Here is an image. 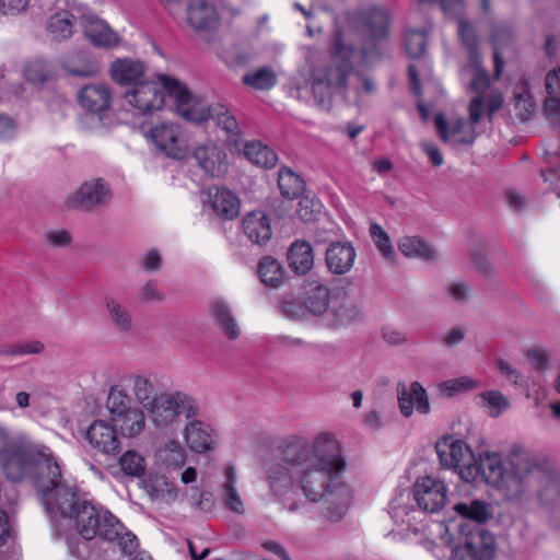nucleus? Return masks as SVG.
<instances>
[{"label": "nucleus", "instance_id": "7ed1b4c3", "mask_svg": "<svg viewBox=\"0 0 560 560\" xmlns=\"http://www.w3.org/2000/svg\"><path fill=\"white\" fill-rule=\"evenodd\" d=\"M46 511L73 522L77 534L85 540L100 536L112 540L121 529V523L112 513L97 510L88 501L80 500L74 491L62 482L44 500Z\"/></svg>", "mask_w": 560, "mask_h": 560}, {"label": "nucleus", "instance_id": "de8ad7c7", "mask_svg": "<svg viewBox=\"0 0 560 560\" xmlns=\"http://www.w3.org/2000/svg\"><path fill=\"white\" fill-rule=\"evenodd\" d=\"M479 397L489 416L493 418L499 417L510 406L509 399L499 390H487L481 393Z\"/></svg>", "mask_w": 560, "mask_h": 560}, {"label": "nucleus", "instance_id": "8fccbe9b", "mask_svg": "<svg viewBox=\"0 0 560 560\" xmlns=\"http://www.w3.org/2000/svg\"><path fill=\"white\" fill-rule=\"evenodd\" d=\"M119 466L125 475L140 477L144 474V458L136 451H127L119 458Z\"/></svg>", "mask_w": 560, "mask_h": 560}, {"label": "nucleus", "instance_id": "412c9836", "mask_svg": "<svg viewBox=\"0 0 560 560\" xmlns=\"http://www.w3.org/2000/svg\"><path fill=\"white\" fill-rule=\"evenodd\" d=\"M206 195V201L219 217L232 220L238 215L240 199L233 191L223 187H210Z\"/></svg>", "mask_w": 560, "mask_h": 560}, {"label": "nucleus", "instance_id": "3c124183", "mask_svg": "<svg viewBox=\"0 0 560 560\" xmlns=\"http://www.w3.org/2000/svg\"><path fill=\"white\" fill-rule=\"evenodd\" d=\"M370 235L384 258L390 259L394 255V248L386 231L377 223L370 225Z\"/></svg>", "mask_w": 560, "mask_h": 560}, {"label": "nucleus", "instance_id": "79ce46f5", "mask_svg": "<svg viewBox=\"0 0 560 560\" xmlns=\"http://www.w3.org/2000/svg\"><path fill=\"white\" fill-rule=\"evenodd\" d=\"M245 156L259 167L270 168L277 164V154L259 141L248 142L244 148Z\"/></svg>", "mask_w": 560, "mask_h": 560}, {"label": "nucleus", "instance_id": "a878e982", "mask_svg": "<svg viewBox=\"0 0 560 560\" xmlns=\"http://www.w3.org/2000/svg\"><path fill=\"white\" fill-rule=\"evenodd\" d=\"M468 558L474 560H490L494 556V539L483 528H475L465 538Z\"/></svg>", "mask_w": 560, "mask_h": 560}, {"label": "nucleus", "instance_id": "0e129e2a", "mask_svg": "<svg viewBox=\"0 0 560 560\" xmlns=\"http://www.w3.org/2000/svg\"><path fill=\"white\" fill-rule=\"evenodd\" d=\"M125 527L121 524V529L117 530L118 535L110 541L117 540L124 553L131 555L137 548V537L128 532H124Z\"/></svg>", "mask_w": 560, "mask_h": 560}, {"label": "nucleus", "instance_id": "aec40b11", "mask_svg": "<svg viewBox=\"0 0 560 560\" xmlns=\"http://www.w3.org/2000/svg\"><path fill=\"white\" fill-rule=\"evenodd\" d=\"M399 410L405 417H410L413 408L420 413L430 412V402L425 389L418 382H412L407 388L399 383L397 387Z\"/></svg>", "mask_w": 560, "mask_h": 560}, {"label": "nucleus", "instance_id": "4d7b16f0", "mask_svg": "<svg viewBox=\"0 0 560 560\" xmlns=\"http://www.w3.org/2000/svg\"><path fill=\"white\" fill-rule=\"evenodd\" d=\"M24 74L32 83H43L47 80L48 71L44 62L33 61L25 67Z\"/></svg>", "mask_w": 560, "mask_h": 560}, {"label": "nucleus", "instance_id": "a19ab883", "mask_svg": "<svg viewBox=\"0 0 560 560\" xmlns=\"http://www.w3.org/2000/svg\"><path fill=\"white\" fill-rule=\"evenodd\" d=\"M546 89L549 97L544 103V110L549 117L560 119V68L547 74Z\"/></svg>", "mask_w": 560, "mask_h": 560}, {"label": "nucleus", "instance_id": "4be33fe9", "mask_svg": "<svg viewBox=\"0 0 560 560\" xmlns=\"http://www.w3.org/2000/svg\"><path fill=\"white\" fill-rule=\"evenodd\" d=\"M536 469L539 474L529 481L527 495L523 502L529 500L530 492L535 491L536 497L541 504L552 503L560 494V481L547 472L537 462Z\"/></svg>", "mask_w": 560, "mask_h": 560}, {"label": "nucleus", "instance_id": "69168bd1", "mask_svg": "<svg viewBox=\"0 0 560 560\" xmlns=\"http://www.w3.org/2000/svg\"><path fill=\"white\" fill-rule=\"evenodd\" d=\"M140 265L148 272H156L162 266V256L158 249L151 248L144 253Z\"/></svg>", "mask_w": 560, "mask_h": 560}, {"label": "nucleus", "instance_id": "c03bdc74", "mask_svg": "<svg viewBox=\"0 0 560 560\" xmlns=\"http://www.w3.org/2000/svg\"><path fill=\"white\" fill-rule=\"evenodd\" d=\"M278 186L282 196L289 199L299 198L304 191V180L290 168H282L278 176Z\"/></svg>", "mask_w": 560, "mask_h": 560}, {"label": "nucleus", "instance_id": "0eeeda50", "mask_svg": "<svg viewBox=\"0 0 560 560\" xmlns=\"http://www.w3.org/2000/svg\"><path fill=\"white\" fill-rule=\"evenodd\" d=\"M198 411L195 399L179 390L160 393L159 398L147 409L151 422L159 430H166L178 423L180 415L190 419Z\"/></svg>", "mask_w": 560, "mask_h": 560}, {"label": "nucleus", "instance_id": "72a5a7b5", "mask_svg": "<svg viewBox=\"0 0 560 560\" xmlns=\"http://www.w3.org/2000/svg\"><path fill=\"white\" fill-rule=\"evenodd\" d=\"M385 37H357L352 40L355 48L354 60L362 65H373L380 60L384 54L383 39Z\"/></svg>", "mask_w": 560, "mask_h": 560}, {"label": "nucleus", "instance_id": "c756f323", "mask_svg": "<svg viewBox=\"0 0 560 560\" xmlns=\"http://www.w3.org/2000/svg\"><path fill=\"white\" fill-rule=\"evenodd\" d=\"M185 440L190 450L205 453L212 448L213 440L210 427L199 420H191L185 427Z\"/></svg>", "mask_w": 560, "mask_h": 560}, {"label": "nucleus", "instance_id": "9b49d317", "mask_svg": "<svg viewBox=\"0 0 560 560\" xmlns=\"http://www.w3.org/2000/svg\"><path fill=\"white\" fill-rule=\"evenodd\" d=\"M145 137L160 152L168 158L182 159L186 154L187 144L179 126L176 124L159 122L145 132Z\"/></svg>", "mask_w": 560, "mask_h": 560}, {"label": "nucleus", "instance_id": "f3484780", "mask_svg": "<svg viewBox=\"0 0 560 560\" xmlns=\"http://www.w3.org/2000/svg\"><path fill=\"white\" fill-rule=\"evenodd\" d=\"M186 16L194 30L202 32H214L221 22L218 7L212 0H190Z\"/></svg>", "mask_w": 560, "mask_h": 560}, {"label": "nucleus", "instance_id": "2eb2a0df", "mask_svg": "<svg viewBox=\"0 0 560 560\" xmlns=\"http://www.w3.org/2000/svg\"><path fill=\"white\" fill-rule=\"evenodd\" d=\"M352 31L370 35H386L389 26V15L385 9L371 8L351 12L347 15Z\"/></svg>", "mask_w": 560, "mask_h": 560}, {"label": "nucleus", "instance_id": "5701e85b", "mask_svg": "<svg viewBox=\"0 0 560 560\" xmlns=\"http://www.w3.org/2000/svg\"><path fill=\"white\" fill-rule=\"evenodd\" d=\"M210 316L214 325L229 340H236L241 336V326L225 301H213L210 304Z\"/></svg>", "mask_w": 560, "mask_h": 560}, {"label": "nucleus", "instance_id": "37998d69", "mask_svg": "<svg viewBox=\"0 0 560 560\" xmlns=\"http://www.w3.org/2000/svg\"><path fill=\"white\" fill-rule=\"evenodd\" d=\"M258 275L265 285L278 288L283 281L284 272L277 259L271 256H265L259 261Z\"/></svg>", "mask_w": 560, "mask_h": 560}, {"label": "nucleus", "instance_id": "5fc2aeb1", "mask_svg": "<svg viewBox=\"0 0 560 560\" xmlns=\"http://www.w3.org/2000/svg\"><path fill=\"white\" fill-rule=\"evenodd\" d=\"M525 355L529 364L537 371H545L549 365L550 354L545 348H529L526 350Z\"/></svg>", "mask_w": 560, "mask_h": 560}, {"label": "nucleus", "instance_id": "9d476101", "mask_svg": "<svg viewBox=\"0 0 560 560\" xmlns=\"http://www.w3.org/2000/svg\"><path fill=\"white\" fill-rule=\"evenodd\" d=\"M166 78L174 80L168 75H161L160 82L142 81L133 84L125 92L127 103L132 106L138 114H149L160 110L165 102V95L168 94L175 100L166 83Z\"/></svg>", "mask_w": 560, "mask_h": 560}, {"label": "nucleus", "instance_id": "1a4fd4ad", "mask_svg": "<svg viewBox=\"0 0 560 560\" xmlns=\"http://www.w3.org/2000/svg\"><path fill=\"white\" fill-rule=\"evenodd\" d=\"M440 464L454 470L465 482L476 481V455L470 446L460 439L446 436L435 445Z\"/></svg>", "mask_w": 560, "mask_h": 560}, {"label": "nucleus", "instance_id": "f03ea898", "mask_svg": "<svg viewBox=\"0 0 560 560\" xmlns=\"http://www.w3.org/2000/svg\"><path fill=\"white\" fill-rule=\"evenodd\" d=\"M476 479L494 487L511 502L522 503L527 495L529 481L539 474L536 459L524 447L512 446L506 459L491 451L478 453L475 462Z\"/></svg>", "mask_w": 560, "mask_h": 560}, {"label": "nucleus", "instance_id": "393cba45", "mask_svg": "<svg viewBox=\"0 0 560 560\" xmlns=\"http://www.w3.org/2000/svg\"><path fill=\"white\" fill-rule=\"evenodd\" d=\"M80 105L91 114H100L110 106L112 95L104 84H89L78 94Z\"/></svg>", "mask_w": 560, "mask_h": 560}, {"label": "nucleus", "instance_id": "6e6552de", "mask_svg": "<svg viewBox=\"0 0 560 560\" xmlns=\"http://www.w3.org/2000/svg\"><path fill=\"white\" fill-rule=\"evenodd\" d=\"M106 408L110 419L122 436L135 438L145 428V416L142 409L137 407L131 397L120 386L109 389Z\"/></svg>", "mask_w": 560, "mask_h": 560}, {"label": "nucleus", "instance_id": "7c9ffc66", "mask_svg": "<svg viewBox=\"0 0 560 560\" xmlns=\"http://www.w3.org/2000/svg\"><path fill=\"white\" fill-rule=\"evenodd\" d=\"M144 72L145 67L141 61L128 58L117 59L110 66L112 78L120 84L140 83Z\"/></svg>", "mask_w": 560, "mask_h": 560}, {"label": "nucleus", "instance_id": "b1692460", "mask_svg": "<svg viewBox=\"0 0 560 560\" xmlns=\"http://www.w3.org/2000/svg\"><path fill=\"white\" fill-rule=\"evenodd\" d=\"M460 39L462 45L468 55L469 65L474 71L470 88L477 92V95L483 97V94L489 86V75L480 67L481 60L477 47V37H460Z\"/></svg>", "mask_w": 560, "mask_h": 560}, {"label": "nucleus", "instance_id": "ea45409f", "mask_svg": "<svg viewBox=\"0 0 560 560\" xmlns=\"http://www.w3.org/2000/svg\"><path fill=\"white\" fill-rule=\"evenodd\" d=\"M304 306L315 316L325 314L331 306L328 288L320 283L311 284L304 299Z\"/></svg>", "mask_w": 560, "mask_h": 560}, {"label": "nucleus", "instance_id": "e433bc0d", "mask_svg": "<svg viewBox=\"0 0 560 560\" xmlns=\"http://www.w3.org/2000/svg\"><path fill=\"white\" fill-rule=\"evenodd\" d=\"M453 510L460 517L478 524L486 523L492 516L491 505L480 499L457 502L453 505Z\"/></svg>", "mask_w": 560, "mask_h": 560}, {"label": "nucleus", "instance_id": "a18cd8bd", "mask_svg": "<svg viewBox=\"0 0 560 560\" xmlns=\"http://www.w3.org/2000/svg\"><path fill=\"white\" fill-rule=\"evenodd\" d=\"M78 23L79 20H77L69 11L59 10L48 18L46 22V30L51 34L68 33L71 35L72 33L78 32Z\"/></svg>", "mask_w": 560, "mask_h": 560}, {"label": "nucleus", "instance_id": "ddd939ff", "mask_svg": "<svg viewBox=\"0 0 560 560\" xmlns=\"http://www.w3.org/2000/svg\"><path fill=\"white\" fill-rule=\"evenodd\" d=\"M413 498L421 510L435 513L445 506L447 489L442 480L422 477L413 486Z\"/></svg>", "mask_w": 560, "mask_h": 560}, {"label": "nucleus", "instance_id": "864d4df0", "mask_svg": "<svg viewBox=\"0 0 560 560\" xmlns=\"http://www.w3.org/2000/svg\"><path fill=\"white\" fill-rule=\"evenodd\" d=\"M475 387H478V382L466 375L448 380L441 385V389L447 395L466 392Z\"/></svg>", "mask_w": 560, "mask_h": 560}, {"label": "nucleus", "instance_id": "dca6fc26", "mask_svg": "<svg viewBox=\"0 0 560 560\" xmlns=\"http://www.w3.org/2000/svg\"><path fill=\"white\" fill-rule=\"evenodd\" d=\"M435 129L444 142L451 145H470L476 140L478 133L474 125L464 118H457L448 122L443 115H436Z\"/></svg>", "mask_w": 560, "mask_h": 560}, {"label": "nucleus", "instance_id": "bf43d9fd", "mask_svg": "<svg viewBox=\"0 0 560 560\" xmlns=\"http://www.w3.org/2000/svg\"><path fill=\"white\" fill-rule=\"evenodd\" d=\"M46 243L56 248H62L70 245L72 237L66 230H50L44 235Z\"/></svg>", "mask_w": 560, "mask_h": 560}, {"label": "nucleus", "instance_id": "f257e3e1", "mask_svg": "<svg viewBox=\"0 0 560 560\" xmlns=\"http://www.w3.org/2000/svg\"><path fill=\"white\" fill-rule=\"evenodd\" d=\"M348 462L337 435L322 431L306 439L295 435L280 455L268 464L265 479L270 494L290 511L305 499L316 503L327 499L336 505L326 509V518L338 522L353 499V489L343 479Z\"/></svg>", "mask_w": 560, "mask_h": 560}, {"label": "nucleus", "instance_id": "bb28decb", "mask_svg": "<svg viewBox=\"0 0 560 560\" xmlns=\"http://www.w3.org/2000/svg\"><path fill=\"white\" fill-rule=\"evenodd\" d=\"M245 235L255 244L267 243L272 235L269 218L262 211H250L242 220Z\"/></svg>", "mask_w": 560, "mask_h": 560}, {"label": "nucleus", "instance_id": "39448f33", "mask_svg": "<svg viewBox=\"0 0 560 560\" xmlns=\"http://www.w3.org/2000/svg\"><path fill=\"white\" fill-rule=\"evenodd\" d=\"M355 48L352 37H336L330 54L311 73L314 98L323 104L332 91H342L353 71Z\"/></svg>", "mask_w": 560, "mask_h": 560}, {"label": "nucleus", "instance_id": "603ef678", "mask_svg": "<svg viewBox=\"0 0 560 560\" xmlns=\"http://www.w3.org/2000/svg\"><path fill=\"white\" fill-rule=\"evenodd\" d=\"M78 58H80L83 63L82 66L68 65L67 69L70 74L75 77L89 78L94 77L98 73V66L92 60L90 55L80 52L78 54Z\"/></svg>", "mask_w": 560, "mask_h": 560}, {"label": "nucleus", "instance_id": "09e8293b", "mask_svg": "<svg viewBox=\"0 0 560 560\" xmlns=\"http://www.w3.org/2000/svg\"><path fill=\"white\" fill-rule=\"evenodd\" d=\"M77 28L83 35H109L112 33L108 24L94 14H82Z\"/></svg>", "mask_w": 560, "mask_h": 560}, {"label": "nucleus", "instance_id": "473e14b6", "mask_svg": "<svg viewBox=\"0 0 560 560\" xmlns=\"http://www.w3.org/2000/svg\"><path fill=\"white\" fill-rule=\"evenodd\" d=\"M399 252L408 257L427 261H433L438 258L436 250L423 238L419 236H404L398 242Z\"/></svg>", "mask_w": 560, "mask_h": 560}, {"label": "nucleus", "instance_id": "052dcab7", "mask_svg": "<svg viewBox=\"0 0 560 560\" xmlns=\"http://www.w3.org/2000/svg\"><path fill=\"white\" fill-rule=\"evenodd\" d=\"M31 0H0V12L15 16L26 11Z\"/></svg>", "mask_w": 560, "mask_h": 560}, {"label": "nucleus", "instance_id": "49530a36", "mask_svg": "<svg viewBox=\"0 0 560 560\" xmlns=\"http://www.w3.org/2000/svg\"><path fill=\"white\" fill-rule=\"evenodd\" d=\"M243 83L255 90H269L277 84V74L270 67H262L244 74Z\"/></svg>", "mask_w": 560, "mask_h": 560}, {"label": "nucleus", "instance_id": "a211bd4d", "mask_svg": "<svg viewBox=\"0 0 560 560\" xmlns=\"http://www.w3.org/2000/svg\"><path fill=\"white\" fill-rule=\"evenodd\" d=\"M117 428L105 420H94L85 432L91 446L104 455L115 456L120 451V440Z\"/></svg>", "mask_w": 560, "mask_h": 560}, {"label": "nucleus", "instance_id": "6ab92c4d", "mask_svg": "<svg viewBox=\"0 0 560 560\" xmlns=\"http://www.w3.org/2000/svg\"><path fill=\"white\" fill-rule=\"evenodd\" d=\"M198 166L209 176L221 177L228 172L225 151L213 142L200 144L194 150Z\"/></svg>", "mask_w": 560, "mask_h": 560}, {"label": "nucleus", "instance_id": "2f4dec72", "mask_svg": "<svg viewBox=\"0 0 560 560\" xmlns=\"http://www.w3.org/2000/svg\"><path fill=\"white\" fill-rule=\"evenodd\" d=\"M288 262L294 273H307L314 265V254L311 244L306 241H295L288 250Z\"/></svg>", "mask_w": 560, "mask_h": 560}, {"label": "nucleus", "instance_id": "13d9d810", "mask_svg": "<svg viewBox=\"0 0 560 560\" xmlns=\"http://www.w3.org/2000/svg\"><path fill=\"white\" fill-rule=\"evenodd\" d=\"M19 132V124L18 121L7 115V114H0V140L1 141H9L16 137Z\"/></svg>", "mask_w": 560, "mask_h": 560}, {"label": "nucleus", "instance_id": "4c0bfd02", "mask_svg": "<svg viewBox=\"0 0 560 560\" xmlns=\"http://www.w3.org/2000/svg\"><path fill=\"white\" fill-rule=\"evenodd\" d=\"M335 323L338 325L350 324L359 319L362 315L360 306L350 298L335 296L330 306Z\"/></svg>", "mask_w": 560, "mask_h": 560}, {"label": "nucleus", "instance_id": "c85d7f7f", "mask_svg": "<svg viewBox=\"0 0 560 560\" xmlns=\"http://www.w3.org/2000/svg\"><path fill=\"white\" fill-rule=\"evenodd\" d=\"M128 387L136 400L147 410L158 398L160 393L154 381L143 374H133L127 378Z\"/></svg>", "mask_w": 560, "mask_h": 560}, {"label": "nucleus", "instance_id": "423d86ee", "mask_svg": "<svg viewBox=\"0 0 560 560\" xmlns=\"http://www.w3.org/2000/svg\"><path fill=\"white\" fill-rule=\"evenodd\" d=\"M165 84H167L171 93L175 95L176 109L183 118L198 124L211 118L226 133H238V122L225 105L220 103L210 105L202 100L195 98L178 80L166 78Z\"/></svg>", "mask_w": 560, "mask_h": 560}, {"label": "nucleus", "instance_id": "f704fd0d", "mask_svg": "<svg viewBox=\"0 0 560 560\" xmlns=\"http://www.w3.org/2000/svg\"><path fill=\"white\" fill-rule=\"evenodd\" d=\"M104 304L107 317L114 328L125 334L131 331L133 323L128 307L114 296H106Z\"/></svg>", "mask_w": 560, "mask_h": 560}, {"label": "nucleus", "instance_id": "cd10ccee", "mask_svg": "<svg viewBox=\"0 0 560 560\" xmlns=\"http://www.w3.org/2000/svg\"><path fill=\"white\" fill-rule=\"evenodd\" d=\"M355 259V250L348 243H332L326 250V264L335 275L350 271Z\"/></svg>", "mask_w": 560, "mask_h": 560}, {"label": "nucleus", "instance_id": "6e6d98bb", "mask_svg": "<svg viewBox=\"0 0 560 560\" xmlns=\"http://www.w3.org/2000/svg\"><path fill=\"white\" fill-rule=\"evenodd\" d=\"M139 301L142 303L162 302L165 299L158 283L153 280L147 281L138 292Z\"/></svg>", "mask_w": 560, "mask_h": 560}, {"label": "nucleus", "instance_id": "20e7f679", "mask_svg": "<svg viewBox=\"0 0 560 560\" xmlns=\"http://www.w3.org/2000/svg\"><path fill=\"white\" fill-rule=\"evenodd\" d=\"M1 467L13 482L32 479L44 501L61 483V470L55 458L36 445L9 448L1 456Z\"/></svg>", "mask_w": 560, "mask_h": 560}, {"label": "nucleus", "instance_id": "c9c22d12", "mask_svg": "<svg viewBox=\"0 0 560 560\" xmlns=\"http://www.w3.org/2000/svg\"><path fill=\"white\" fill-rule=\"evenodd\" d=\"M236 470L234 466L225 468V481L222 486V500L224 505L235 514H244L245 503L236 489Z\"/></svg>", "mask_w": 560, "mask_h": 560}, {"label": "nucleus", "instance_id": "774afa93", "mask_svg": "<svg viewBox=\"0 0 560 560\" xmlns=\"http://www.w3.org/2000/svg\"><path fill=\"white\" fill-rule=\"evenodd\" d=\"M382 338L389 346H401L408 341L405 332L393 327H384L382 329Z\"/></svg>", "mask_w": 560, "mask_h": 560}, {"label": "nucleus", "instance_id": "58836bf2", "mask_svg": "<svg viewBox=\"0 0 560 560\" xmlns=\"http://www.w3.org/2000/svg\"><path fill=\"white\" fill-rule=\"evenodd\" d=\"M145 489L153 500L171 503L178 497L176 485L163 475L150 477L145 482Z\"/></svg>", "mask_w": 560, "mask_h": 560}, {"label": "nucleus", "instance_id": "4468645a", "mask_svg": "<svg viewBox=\"0 0 560 560\" xmlns=\"http://www.w3.org/2000/svg\"><path fill=\"white\" fill-rule=\"evenodd\" d=\"M207 44L229 66H243L250 61L256 52L246 42L231 37H207Z\"/></svg>", "mask_w": 560, "mask_h": 560}, {"label": "nucleus", "instance_id": "680f3d73", "mask_svg": "<svg viewBox=\"0 0 560 560\" xmlns=\"http://www.w3.org/2000/svg\"><path fill=\"white\" fill-rule=\"evenodd\" d=\"M44 350L40 341H32L7 347L8 355L37 354Z\"/></svg>", "mask_w": 560, "mask_h": 560}, {"label": "nucleus", "instance_id": "338daca9", "mask_svg": "<svg viewBox=\"0 0 560 560\" xmlns=\"http://www.w3.org/2000/svg\"><path fill=\"white\" fill-rule=\"evenodd\" d=\"M497 368L509 382H511L514 385L521 384V373L509 361L504 359H499L497 361Z\"/></svg>", "mask_w": 560, "mask_h": 560}, {"label": "nucleus", "instance_id": "f8f14e48", "mask_svg": "<svg viewBox=\"0 0 560 560\" xmlns=\"http://www.w3.org/2000/svg\"><path fill=\"white\" fill-rule=\"evenodd\" d=\"M110 199V188L103 178H92L80 185L68 199L70 208L90 211L105 206Z\"/></svg>", "mask_w": 560, "mask_h": 560}, {"label": "nucleus", "instance_id": "e2e57ef3", "mask_svg": "<svg viewBox=\"0 0 560 560\" xmlns=\"http://www.w3.org/2000/svg\"><path fill=\"white\" fill-rule=\"evenodd\" d=\"M405 51L408 57L420 58L427 48L425 37H406Z\"/></svg>", "mask_w": 560, "mask_h": 560}]
</instances>
